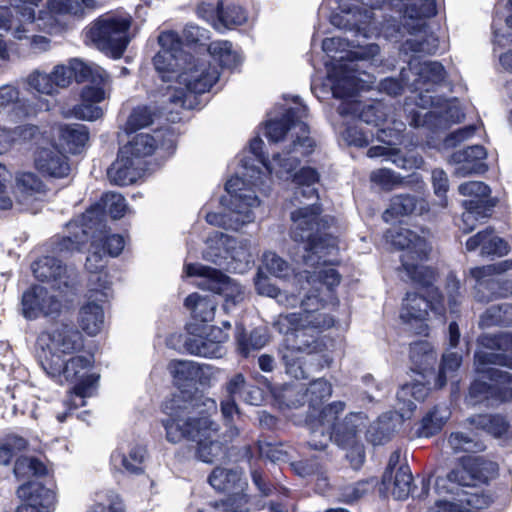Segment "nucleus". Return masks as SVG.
I'll return each mask as SVG.
<instances>
[{
	"label": "nucleus",
	"instance_id": "nucleus-50",
	"mask_svg": "<svg viewBox=\"0 0 512 512\" xmlns=\"http://www.w3.org/2000/svg\"><path fill=\"white\" fill-rule=\"evenodd\" d=\"M246 20V12L240 6L228 5L224 7L223 5H219L215 11L212 25L216 30L222 31L242 25Z\"/></svg>",
	"mask_w": 512,
	"mask_h": 512
},
{
	"label": "nucleus",
	"instance_id": "nucleus-18",
	"mask_svg": "<svg viewBox=\"0 0 512 512\" xmlns=\"http://www.w3.org/2000/svg\"><path fill=\"white\" fill-rule=\"evenodd\" d=\"M497 472V465L481 457H467L461 466L453 469L446 477H438L435 489L438 494L452 493L455 486H471L475 480L486 481Z\"/></svg>",
	"mask_w": 512,
	"mask_h": 512
},
{
	"label": "nucleus",
	"instance_id": "nucleus-32",
	"mask_svg": "<svg viewBox=\"0 0 512 512\" xmlns=\"http://www.w3.org/2000/svg\"><path fill=\"white\" fill-rule=\"evenodd\" d=\"M463 117L464 114L457 101H444L440 107L425 113L424 116L417 115L411 124L415 127L428 124L437 129H445L451 124L460 122Z\"/></svg>",
	"mask_w": 512,
	"mask_h": 512
},
{
	"label": "nucleus",
	"instance_id": "nucleus-17",
	"mask_svg": "<svg viewBox=\"0 0 512 512\" xmlns=\"http://www.w3.org/2000/svg\"><path fill=\"white\" fill-rule=\"evenodd\" d=\"M84 348L82 334L69 325H60L42 332L37 338V357L42 365V356L62 359L79 354Z\"/></svg>",
	"mask_w": 512,
	"mask_h": 512
},
{
	"label": "nucleus",
	"instance_id": "nucleus-47",
	"mask_svg": "<svg viewBox=\"0 0 512 512\" xmlns=\"http://www.w3.org/2000/svg\"><path fill=\"white\" fill-rule=\"evenodd\" d=\"M496 395V399L504 402L512 400V388H496L481 380H475L469 389L467 401L471 405H477L489 401Z\"/></svg>",
	"mask_w": 512,
	"mask_h": 512
},
{
	"label": "nucleus",
	"instance_id": "nucleus-25",
	"mask_svg": "<svg viewBox=\"0 0 512 512\" xmlns=\"http://www.w3.org/2000/svg\"><path fill=\"white\" fill-rule=\"evenodd\" d=\"M21 504L16 512H52L55 505V493L38 481H29L17 490Z\"/></svg>",
	"mask_w": 512,
	"mask_h": 512
},
{
	"label": "nucleus",
	"instance_id": "nucleus-60",
	"mask_svg": "<svg viewBox=\"0 0 512 512\" xmlns=\"http://www.w3.org/2000/svg\"><path fill=\"white\" fill-rule=\"evenodd\" d=\"M410 358L419 369V373H422L433 366L436 354L428 342L419 341L411 345Z\"/></svg>",
	"mask_w": 512,
	"mask_h": 512
},
{
	"label": "nucleus",
	"instance_id": "nucleus-59",
	"mask_svg": "<svg viewBox=\"0 0 512 512\" xmlns=\"http://www.w3.org/2000/svg\"><path fill=\"white\" fill-rule=\"evenodd\" d=\"M45 464L35 457H19L14 466V474L19 480H26L32 476H42L46 474Z\"/></svg>",
	"mask_w": 512,
	"mask_h": 512
},
{
	"label": "nucleus",
	"instance_id": "nucleus-15",
	"mask_svg": "<svg viewBox=\"0 0 512 512\" xmlns=\"http://www.w3.org/2000/svg\"><path fill=\"white\" fill-rule=\"evenodd\" d=\"M187 276H198L196 285L203 289L219 294L224 299L223 308L229 311L245 299V289L237 281L224 275L217 269L202 264H187Z\"/></svg>",
	"mask_w": 512,
	"mask_h": 512
},
{
	"label": "nucleus",
	"instance_id": "nucleus-33",
	"mask_svg": "<svg viewBox=\"0 0 512 512\" xmlns=\"http://www.w3.org/2000/svg\"><path fill=\"white\" fill-rule=\"evenodd\" d=\"M32 271L38 280L50 282L54 289L63 291L71 285L66 268L54 257L46 256L35 261Z\"/></svg>",
	"mask_w": 512,
	"mask_h": 512
},
{
	"label": "nucleus",
	"instance_id": "nucleus-10",
	"mask_svg": "<svg viewBox=\"0 0 512 512\" xmlns=\"http://www.w3.org/2000/svg\"><path fill=\"white\" fill-rule=\"evenodd\" d=\"M479 343L481 349L475 353L476 371L487 376L496 385L512 383L510 373L487 367L492 364L512 369V332L483 335Z\"/></svg>",
	"mask_w": 512,
	"mask_h": 512
},
{
	"label": "nucleus",
	"instance_id": "nucleus-24",
	"mask_svg": "<svg viewBox=\"0 0 512 512\" xmlns=\"http://www.w3.org/2000/svg\"><path fill=\"white\" fill-rule=\"evenodd\" d=\"M428 308L437 314H441L444 310L442 303L429 304L424 297L415 293H407L400 310V319L414 329L415 333H425L427 325L424 322L428 316Z\"/></svg>",
	"mask_w": 512,
	"mask_h": 512
},
{
	"label": "nucleus",
	"instance_id": "nucleus-58",
	"mask_svg": "<svg viewBox=\"0 0 512 512\" xmlns=\"http://www.w3.org/2000/svg\"><path fill=\"white\" fill-rule=\"evenodd\" d=\"M98 5L96 0H49L48 6L51 11L71 14V15H83L85 9H93ZM52 17L53 15L50 14Z\"/></svg>",
	"mask_w": 512,
	"mask_h": 512
},
{
	"label": "nucleus",
	"instance_id": "nucleus-61",
	"mask_svg": "<svg viewBox=\"0 0 512 512\" xmlns=\"http://www.w3.org/2000/svg\"><path fill=\"white\" fill-rule=\"evenodd\" d=\"M471 203L463 204L465 211L462 214L459 228L464 233H469L475 229L477 223L490 216V210L484 206H475Z\"/></svg>",
	"mask_w": 512,
	"mask_h": 512
},
{
	"label": "nucleus",
	"instance_id": "nucleus-4",
	"mask_svg": "<svg viewBox=\"0 0 512 512\" xmlns=\"http://www.w3.org/2000/svg\"><path fill=\"white\" fill-rule=\"evenodd\" d=\"M246 172L243 177H231L225 189L229 198H223L226 207L223 213H207L206 221L214 226L224 229L239 230L244 225L254 222L255 210L260 207L261 201L256 194L266 191L262 173L259 169L243 164Z\"/></svg>",
	"mask_w": 512,
	"mask_h": 512
},
{
	"label": "nucleus",
	"instance_id": "nucleus-20",
	"mask_svg": "<svg viewBox=\"0 0 512 512\" xmlns=\"http://www.w3.org/2000/svg\"><path fill=\"white\" fill-rule=\"evenodd\" d=\"M209 483L214 489L228 494L219 503L218 510L234 506V512H249V498L244 493L248 484L241 471L217 467L209 476Z\"/></svg>",
	"mask_w": 512,
	"mask_h": 512
},
{
	"label": "nucleus",
	"instance_id": "nucleus-13",
	"mask_svg": "<svg viewBox=\"0 0 512 512\" xmlns=\"http://www.w3.org/2000/svg\"><path fill=\"white\" fill-rule=\"evenodd\" d=\"M10 7L0 6V30L11 31L14 38L23 40L28 33L50 32L55 19L45 10L36 15L33 8L22 0H9Z\"/></svg>",
	"mask_w": 512,
	"mask_h": 512
},
{
	"label": "nucleus",
	"instance_id": "nucleus-43",
	"mask_svg": "<svg viewBox=\"0 0 512 512\" xmlns=\"http://www.w3.org/2000/svg\"><path fill=\"white\" fill-rule=\"evenodd\" d=\"M38 133V127L33 124L10 127L0 123V154L8 151L15 144L31 141Z\"/></svg>",
	"mask_w": 512,
	"mask_h": 512
},
{
	"label": "nucleus",
	"instance_id": "nucleus-1",
	"mask_svg": "<svg viewBox=\"0 0 512 512\" xmlns=\"http://www.w3.org/2000/svg\"><path fill=\"white\" fill-rule=\"evenodd\" d=\"M320 209L312 204L291 213V237L303 243L306 252L303 260L313 271L305 270L295 275L297 283H302L305 291L302 297L287 290H280L269 278L260 272L255 280L259 294L276 299L283 306L294 308L300 305L301 312L280 314L274 323L276 329L286 336L282 349V359L287 374L296 379L308 376L306 358H315L322 351L323 344L318 334L330 328L334 319L324 310L335 304L334 287L341 280L339 273L332 267L338 252V241L329 233L322 232L334 222L332 217L319 219Z\"/></svg>",
	"mask_w": 512,
	"mask_h": 512
},
{
	"label": "nucleus",
	"instance_id": "nucleus-22",
	"mask_svg": "<svg viewBox=\"0 0 512 512\" xmlns=\"http://www.w3.org/2000/svg\"><path fill=\"white\" fill-rule=\"evenodd\" d=\"M197 330L195 325L189 326L191 336L185 342L188 352L201 357H221L224 354L223 344L228 339L227 332L216 326L205 327L202 334Z\"/></svg>",
	"mask_w": 512,
	"mask_h": 512
},
{
	"label": "nucleus",
	"instance_id": "nucleus-7",
	"mask_svg": "<svg viewBox=\"0 0 512 512\" xmlns=\"http://www.w3.org/2000/svg\"><path fill=\"white\" fill-rule=\"evenodd\" d=\"M94 358L90 354H77L62 359L61 357L42 356L43 370L60 382L65 380L74 383L73 393L80 398V403L73 402L69 411L78 406H84V398L91 397L96 390L99 375L93 372Z\"/></svg>",
	"mask_w": 512,
	"mask_h": 512
},
{
	"label": "nucleus",
	"instance_id": "nucleus-19",
	"mask_svg": "<svg viewBox=\"0 0 512 512\" xmlns=\"http://www.w3.org/2000/svg\"><path fill=\"white\" fill-rule=\"evenodd\" d=\"M512 270V260H503L498 263L475 267L470 275L475 279V298L479 302H488L494 298H505L512 295V282L500 283L495 279L505 272Z\"/></svg>",
	"mask_w": 512,
	"mask_h": 512
},
{
	"label": "nucleus",
	"instance_id": "nucleus-44",
	"mask_svg": "<svg viewBox=\"0 0 512 512\" xmlns=\"http://www.w3.org/2000/svg\"><path fill=\"white\" fill-rule=\"evenodd\" d=\"M303 157L304 156L298 154V161L296 165L293 167V169L290 171L289 176H284L282 178L284 180L292 179V181L297 185L296 191L294 193L295 198L297 200H299L300 196L306 199L317 198V191L314 187H312V185L315 184L319 179V175L315 169L310 167H304L300 171L292 175V171L297 167V165L300 162V159Z\"/></svg>",
	"mask_w": 512,
	"mask_h": 512
},
{
	"label": "nucleus",
	"instance_id": "nucleus-5",
	"mask_svg": "<svg viewBox=\"0 0 512 512\" xmlns=\"http://www.w3.org/2000/svg\"><path fill=\"white\" fill-rule=\"evenodd\" d=\"M181 66H176L169 74L162 75L163 86L158 91L163 109L168 105L185 107L187 93L202 94L209 91L218 81L220 72L210 61L184 56Z\"/></svg>",
	"mask_w": 512,
	"mask_h": 512
},
{
	"label": "nucleus",
	"instance_id": "nucleus-16",
	"mask_svg": "<svg viewBox=\"0 0 512 512\" xmlns=\"http://www.w3.org/2000/svg\"><path fill=\"white\" fill-rule=\"evenodd\" d=\"M126 244L125 238L119 234H109L100 231L93 236L91 253L86 260V268L91 273L90 282L98 284L103 289H109L108 274L103 272L106 266V256L117 257Z\"/></svg>",
	"mask_w": 512,
	"mask_h": 512
},
{
	"label": "nucleus",
	"instance_id": "nucleus-31",
	"mask_svg": "<svg viewBox=\"0 0 512 512\" xmlns=\"http://www.w3.org/2000/svg\"><path fill=\"white\" fill-rule=\"evenodd\" d=\"M400 454L394 452L390 459L388 467L383 475L382 484L385 489L390 491L394 498L406 499L411 492L412 474L410 468L406 465L400 466L393 475V467L398 462Z\"/></svg>",
	"mask_w": 512,
	"mask_h": 512
},
{
	"label": "nucleus",
	"instance_id": "nucleus-6",
	"mask_svg": "<svg viewBox=\"0 0 512 512\" xmlns=\"http://www.w3.org/2000/svg\"><path fill=\"white\" fill-rule=\"evenodd\" d=\"M344 409L345 403L342 401L320 406L318 411L312 412L313 423L310 422V412H307L306 423L313 437L309 441L310 447L323 450L333 438L340 446H355L358 432L365 427L364 416L362 413H352L345 418L342 425L336 426V420Z\"/></svg>",
	"mask_w": 512,
	"mask_h": 512
},
{
	"label": "nucleus",
	"instance_id": "nucleus-42",
	"mask_svg": "<svg viewBox=\"0 0 512 512\" xmlns=\"http://www.w3.org/2000/svg\"><path fill=\"white\" fill-rule=\"evenodd\" d=\"M409 70L416 76L410 84L414 90H423V86L431 83L437 84L444 80L445 70L441 63L436 61H410Z\"/></svg>",
	"mask_w": 512,
	"mask_h": 512
},
{
	"label": "nucleus",
	"instance_id": "nucleus-48",
	"mask_svg": "<svg viewBox=\"0 0 512 512\" xmlns=\"http://www.w3.org/2000/svg\"><path fill=\"white\" fill-rule=\"evenodd\" d=\"M185 306L190 310L193 319L200 322H210L215 317L217 302L212 296L193 293L185 299Z\"/></svg>",
	"mask_w": 512,
	"mask_h": 512
},
{
	"label": "nucleus",
	"instance_id": "nucleus-51",
	"mask_svg": "<svg viewBox=\"0 0 512 512\" xmlns=\"http://www.w3.org/2000/svg\"><path fill=\"white\" fill-rule=\"evenodd\" d=\"M467 422L476 429H481L495 438L505 437L509 431V424L501 415H476L468 418Z\"/></svg>",
	"mask_w": 512,
	"mask_h": 512
},
{
	"label": "nucleus",
	"instance_id": "nucleus-9",
	"mask_svg": "<svg viewBox=\"0 0 512 512\" xmlns=\"http://www.w3.org/2000/svg\"><path fill=\"white\" fill-rule=\"evenodd\" d=\"M296 106L289 109L281 120H270L265 126V135L272 142H278L289 137L292 140L291 148L281 154L286 159L294 156H308L312 153L315 143L309 137V128L304 122L308 110L305 105L295 102Z\"/></svg>",
	"mask_w": 512,
	"mask_h": 512
},
{
	"label": "nucleus",
	"instance_id": "nucleus-40",
	"mask_svg": "<svg viewBox=\"0 0 512 512\" xmlns=\"http://www.w3.org/2000/svg\"><path fill=\"white\" fill-rule=\"evenodd\" d=\"M141 161H137L130 155H123L122 148L118 157L107 171L108 178L116 185H129L140 176Z\"/></svg>",
	"mask_w": 512,
	"mask_h": 512
},
{
	"label": "nucleus",
	"instance_id": "nucleus-34",
	"mask_svg": "<svg viewBox=\"0 0 512 512\" xmlns=\"http://www.w3.org/2000/svg\"><path fill=\"white\" fill-rule=\"evenodd\" d=\"M457 502L438 500L428 512H478L489 506L491 499L478 492L464 491L458 494Z\"/></svg>",
	"mask_w": 512,
	"mask_h": 512
},
{
	"label": "nucleus",
	"instance_id": "nucleus-30",
	"mask_svg": "<svg viewBox=\"0 0 512 512\" xmlns=\"http://www.w3.org/2000/svg\"><path fill=\"white\" fill-rule=\"evenodd\" d=\"M102 217V209L99 205L93 206L88 209L81 217L80 226L75 223H70L71 229L74 231L73 237H64L57 245V251L59 252H72L79 250L81 246L87 241L88 230L93 228V224L99 222Z\"/></svg>",
	"mask_w": 512,
	"mask_h": 512
},
{
	"label": "nucleus",
	"instance_id": "nucleus-11",
	"mask_svg": "<svg viewBox=\"0 0 512 512\" xmlns=\"http://www.w3.org/2000/svg\"><path fill=\"white\" fill-rule=\"evenodd\" d=\"M379 50L377 44H369L349 51L346 59L341 56L335 64L326 63L327 79L335 98L351 97L364 87L355 60H373L379 54Z\"/></svg>",
	"mask_w": 512,
	"mask_h": 512
},
{
	"label": "nucleus",
	"instance_id": "nucleus-39",
	"mask_svg": "<svg viewBox=\"0 0 512 512\" xmlns=\"http://www.w3.org/2000/svg\"><path fill=\"white\" fill-rule=\"evenodd\" d=\"M480 249L482 256H504L509 252V246L502 238L498 237L493 229H485L471 236L466 241V250Z\"/></svg>",
	"mask_w": 512,
	"mask_h": 512
},
{
	"label": "nucleus",
	"instance_id": "nucleus-8",
	"mask_svg": "<svg viewBox=\"0 0 512 512\" xmlns=\"http://www.w3.org/2000/svg\"><path fill=\"white\" fill-rule=\"evenodd\" d=\"M428 231H421V235L407 228L391 229L386 238L396 248L403 250L401 262L408 277L421 286H430L435 280V271L422 265L431 251L427 241Z\"/></svg>",
	"mask_w": 512,
	"mask_h": 512
},
{
	"label": "nucleus",
	"instance_id": "nucleus-28",
	"mask_svg": "<svg viewBox=\"0 0 512 512\" xmlns=\"http://www.w3.org/2000/svg\"><path fill=\"white\" fill-rule=\"evenodd\" d=\"M60 308L61 301L56 296L50 295L43 286H34L23 294L22 310L23 315L28 319L58 313Z\"/></svg>",
	"mask_w": 512,
	"mask_h": 512
},
{
	"label": "nucleus",
	"instance_id": "nucleus-64",
	"mask_svg": "<svg viewBox=\"0 0 512 512\" xmlns=\"http://www.w3.org/2000/svg\"><path fill=\"white\" fill-rule=\"evenodd\" d=\"M17 189L27 196L45 193L43 181L33 172H20L16 176Z\"/></svg>",
	"mask_w": 512,
	"mask_h": 512
},
{
	"label": "nucleus",
	"instance_id": "nucleus-57",
	"mask_svg": "<svg viewBox=\"0 0 512 512\" xmlns=\"http://www.w3.org/2000/svg\"><path fill=\"white\" fill-rule=\"evenodd\" d=\"M61 138L71 153H79L87 144L89 132L85 125H67L61 129Z\"/></svg>",
	"mask_w": 512,
	"mask_h": 512
},
{
	"label": "nucleus",
	"instance_id": "nucleus-21",
	"mask_svg": "<svg viewBox=\"0 0 512 512\" xmlns=\"http://www.w3.org/2000/svg\"><path fill=\"white\" fill-rule=\"evenodd\" d=\"M332 395V385L325 379L319 378L312 381L308 387L302 385L287 387L284 391V399L290 407L308 405L310 422L313 423V413L318 411L323 402Z\"/></svg>",
	"mask_w": 512,
	"mask_h": 512
},
{
	"label": "nucleus",
	"instance_id": "nucleus-3",
	"mask_svg": "<svg viewBox=\"0 0 512 512\" xmlns=\"http://www.w3.org/2000/svg\"><path fill=\"white\" fill-rule=\"evenodd\" d=\"M163 413L165 417L161 422L168 442H195L196 456L205 463H213L224 455L223 445L218 440V424L184 392L167 399L163 404Z\"/></svg>",
	"mask_w": 512,
	"mask_h": 512
},
{
	"label": "nucleus",
	"instance_id": "nucleus-29",
	"mask_svg": "<svg viewBox=\"0 0 512 512\" xmlns=\"http://www.w3.org/2000/svg\"><path fill=\"white\" fill-rule=\"evenodd\" d=\"M34 165L41 174L52 178H64L70 172L68 158L54 145L38 148Z\"/></svg>",
	"mask_w": 512,
	"mask_h": 512
},
{
	"label": "nucleus",
	"instance_id": "nucleus-2",
	"mask_svg": "<svg viewBox=\"0 0 512 512\" xmlns=\"http://www.w3.org/2000/svg\"><path fill=\"white\" fill-rule=\"evenodd\" d=\"M341 11L342 16L331 17L337 27L355 30L365 37L382 35L395 41L406 30L415 35L405 42L408 50L426 54L438 50V37L426 30L427 19L437 14L436 0H353L350 6H341Z\"/></svg>",
	"mask_w": 512,
	"mask_h": 512
},
{
	"label": "nucleus",
	"instance_id": "nucleus-56",
	"mask_svg": "<svg viewBox=\"0 0 512 512\" xmlns=\"http://www.w3.org/2000/svg\"><path fill=\"white\" fill-rule=\"evenodd\" d=\"M479 325L482 328L512 325V305L505 303L490 306L481 315Z\"/></svg>",
	"mask_w": 512,
	"mask_h": 512
},
{
	"label": "nucleus",
	"instance_id": "nucleus-37",
	"mask_svg": "<svg viewBox=\"0 0 512 512\" xmlns=\"http://www.w3.org/2000/svg\"><path fill=\"white\" fill-rule=\"evenodd\" d=\"M146 448L139 443L122 446L111 455L112 465L119 470L138 474L143 471Z\"/></svg>",
	"mask_w": 512,
	"mask_h": 512
},
{
	"label": "nucleus",
	"instance_id": "nucleus-41",
	"mask_svg": "<svg viewBox=\"0 0 512 512\" xmlns=\"http://www.w3.org/2000/svg\"><path fill=\"white\" fill-rule=\"evenodd\" d=\"M264 142L261 138L256 137L250 141L249 150L255 156L256 160L263 164L270 174H275L278 178L288 177L290 171L296 165L298 158L294 156L292 159H286L282 154L278 153L273 158L266 162L262 154Z\"/></svg>",
	"mask_w": 512,
	"mask_h": 512
},
{
	"label": "nucleus",
	"instance_id": "nucleus-12",
	"mask_svg": "<svg viewBox=\"0 0 512 512\" xmlns=\"http://www.w3.org/2000/svg\"><path fill=\"white\" fill-rule=\"evenodd\" d=\"M250 246L247 239L213 232L206 240L203 258L227 271L244 273L252 262Z\"/></svg>",
	"mask_w": 512,
	"mask_h": 512
},
{
	"label": "nucleus",
	"instance_id": "nucleus-53",
	"mask_svg": "<svg viewBox=\"0 0 512 512\" xmlns=\"http://www.w3.org/2000/svg\"><path fill=\"white\" fill-rule=\"evenodd\" d=\"M236 340L239 352L247 357L250 352L263 348L269 342V336L265 328H256L247 335L242 327L237 326Z\"/></svg>",
	"mask_w": 512,
	"mask_h": 512
},
{
	"label": "nucleus",
	"instance_id": "nucleus-52",
	"mask_svg": "<svg viewBox=\"0 0 512 512\" xmlns=\"http://www.w3.org/2000/svg\"><path fill=\"white\" fill-rule=\"evenodd\" d=\"M459 193L467 197L463 204L471 203L475 206H484L491 210L494 203L490 199V188L481 181H468L458 187Z\"/></svg>",
	"mask_w": 512,
	"mask_h": 512
},
{
	"label": "nucleus",
	"instance_id": "nucleus-63",
	"mask_svg": "<svg viewBox=\"0 0 512 512\" xmlns=\"http://www.w3.org/2000/svg\"><path fill=\"white\" fill-rule=\"evenodd\" d=\"M27 90L38 94L55 96L54 88L50 82L48 73L35 69L24 79Z\"/></svg>",
	"mask_w": 512,
	"mask_h": 512
},
{
	"label": "nucleus",
	"instance_id": "nucleus-49",
	"mask_svg": "<svg viewBox=\"0 0 512 512\" xmlns=\"http://www.w3.org/2000/svg\"><path fill=\"white\" fill-rule=\"evenodd\" d=\"M451 416V411L446 405H437L422 419L417 431L419 437L429 438L438 433Z\"/></svg>",
	"mask_w": 512,
	"mask_h": 512
},
{
	"label": "nucleus",
	"instance_id": "nucleus-26",
	"mask_svg": "<svg viewBox=\"0 0 512 512\" xmlns=\"http://www.w3.org/2000/svg\"><path fill=\"white\" fill-rule=\"evenodd\" d=\"M158 43L161 50L154 56L153 63L161 77L169 74L176 66H181L184 56H190L181 50V39L174 31L161 32Z\"/></svg>",
	"mask_w": 512,
	"mask_h": 512
},
{
	"label": "nucleus",
	"instance_id": "nucleus-35",
	"mask_svg": "<svg viewBox=\"0 0 512 512\" xmlns=\"http://www.w3.org/2000/svg\"><path fill=\"white\" fill-rule=\"evenodd\" d=\"M341 115L357 117L367 124L378 126L386 120L385 107L381 102L364 104L357 100H344L338 107Z\"/></svg>",
	"mask_w": 512,
	"mask_h": 512
},
{
	"label": "nucleus",
	"instance_id": "nucleus-62",
	"mask_svg": "<svg viewBox=\"0 0 512 512\" xmlns=\"http://www.w3.org/2000/svg\"><path fill=\"white\" fill-rule=\"evenodd\" d=\"M123 510V504L119 496L107 490L95 494L94 504L88 512H123Z\"/></svg>",
	"mask_w": 512,
	"mask_h": 512
},
{
	"label": "nucleus",
	"instance_id": "nucleus-46",
	"mask_svg": "<svg viewBox=\"0 0 512 512\" xmlns=\"http://www.w3.org/2000/svg\"><path fill=\"white\" fill-rule=\"evenodd\" d=\"M71 77L78 83L89 81L93 84L105 85L108 83L107 72L95 63H87L79 59H72L69 62Z\"/></svg>",
	"mask_w": 512,
	"mask_h": 512
},
{
	"label": "nucleus",
	"instance_id": "nucleus-27",
	"mask_svg": "<svg viewBox=\"0 0 512 512\" xmlns=\"http://www.w3.org/2000/svg\"><path fill=\"white\" fill-rule=\"evenodd\" d=\"M89 301L79 311L78 323L82 330L90 336L98 334L104 325V312L102 306L95 302H104L108 298L107 289L98 284H92Z\"/></svg>",
	"mask_w": 512,
	"mask_h": 512
},
{
	"label": "nucleus",
	"instance_id": "nucleus-55",
	"mask_svg": "<svg viewBox=\"0 0 512 512\" xmlns=\"http://www.w3.org/2000/svg\"><path fill=\"white\" fill-rule=\"evenodd\" d=\"M157 147L156 139L147 133H140L122 147L123 155H130L137 161L150 156Z\"/></svg>",
	"mask_w": 512,
	"mask_h": 512
},
{
	"label": "nucleus",
	"instance_id": "nucleus-54",
	"mask_svg": "<svg viewBox=\"0 0 512 512\" xmlns=\"http://www.w3.org/2000/svg\"><path fill=\"white\" fill-rule=\"evenodd\" d=\"M209 56L223 68L232 69L240 63V56L226 40L214 41L208 46Z\"/></svg>",
	"mask_w": 512,
	"mask_h": 512
},
{
	"label": "nucleus",
	"instance_id": "nucleus-36",
	"mask_svg": "<svg viewBox=\"0 0 512 512\" xmlns=\"http://www.w3.org/2000/svg\"><path fill=\"white\" fill-rule=\"evenodd\" d=\"M486 155L483 146L473 145L454 152L450 157V162L458 165L455 174L459 177H465L483 171L484 164L482 161L486 158Z\"/></svg>",
	"mask_w": 512,
	"mask_h": 512
},
{
	"label": "nucleus",
	"instance_id": "nucleus-38",
	"mask_svg": "<svg viewBox=\"0 0 512 512\" xmlns=\"http://www.w3.org/2000/svg\"><path fill=\"white\" fill-rule=\"evenodd\" d=\"M428 395V388L420 381L406 383L397 392L395 414L400 421L410 419L416 409L415 401H423Z\"/></svg>",
	"mask_w": 512,
	"mask_h": 512
},
{
	"label": "nucleus",
	"instance_id": "nucleus-23",
	"mask_svg": "<svg viewBox=\"0 0 512 512\" xmlns=\"http://www.w3.org/2000/svg\"><path fill=\"white\" fill-rule=\"evenodd\" d=\"M37 114L35 105L21 97L20 89L13 84L0 86V115L6 123H18Z\"/></svg>",
	"mask_w": 512,
	"mask_h": 512
},
{
	"label": "nucleus",
	"instance_id": "nucleus-45",
	"mask_svg": "<svg viewBox=\"0 0 512 512\" xmlns=\"http://www.w3.org/2000/svg\"><path fill=\"white\" fill-rule=\"evenodd\" d=\"M428 211V204L424 199H416L410 195H397L391 199L388 209L383 214V218L389 221L391 217L403 216L412 213L423 214Z\"/></svg>",
	"mask_w": 512,
	"mask_h": 512
},
{
	"label": "nucleus",
	"instance_id": "nucleus-14",
	"mask_svg": "<svg viewBox=\"0 0 512 512\" xmlns=\"http://www.w3.org/2000/svg\"><path fill=\"white\" fill-rule=\"evenodd\" d=\"M131 17L124 13H108L98 17L85 30V38L101 51L122 54L129 42Z\"/></svg>",
	"mask_w": 512,
	"mask_h": 512
}]
</instances>
